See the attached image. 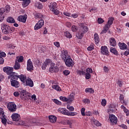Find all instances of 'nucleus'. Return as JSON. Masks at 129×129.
Wrapping results in <instances>:
<instances>
[{"instance_id":"603ef678","label":"nucleus","mask_w":129,"mask_h":129,"mask_svg":"<svg viewBox=\"0 0 129 129\" xmlns=\"http://www.w3.org/2000/svg\"><path fill=\"white\" fill-rule=\"evenodd\" d=\"M63 74L65 76H68L70 74V71L69 70H65L63 71Z\"/></svg>"},{"instance_id":"e433bc0d","label":"nucleus","mask_w":129,"mask_h":129,"mask_svg":"<svg viewBox=\"0 0 129 129\" xmlns=\"http://www.w3.org/2000/svg\"><path fill=\"white\" fill-rule=\"evenodd\" d=\"M64 36H66V37L67 38H68L69 39H71V38H72V35H71V33H70V32H69V31L65 32Z\"/></svg>"},{"instance_id":"7ed1b4c3","label":"nucleus","mask_w":129,"mask_h":129,"mask_svg":"<svg viewBox=\"0 0 129 129\" xmlns=\"http://www.w3.org/2000/svg\"><path fill=\"white\" fill-rule=\"evenodd\" d=\"M5 9L4 8H0V23H2L4 21L5 19V17H4V14H5L6 11V13H10L11 11V6L10 5H6Z\"/></svg>"},{"instance_id":"a18cd8bd","label":"nucleus","mask_w":129,"mask_h":129,"mask_svg":"<svg viewBox=\"0 0 129 129\" xmlns=\"http://www.w3.org/2000/svg\"><path fill=\"white\" fill-rule=\"evenodd\" d=\"M36 7H37L38 9H39V10H41V9L43 8V5L40 3V2H38L36 4Z\"/></svg>"},{"instance_id":"f3484780","label":"nucleus","mask_w":129,"mask_h":129,"mask_svg":"<svg viewBox=\"0 0 129 129\" xmlns=\"http://www.w3.org/2000/svg\"><path fill=\"white\" fill-rule=\"evenodd\" d=\"M25 82L27 86H29L30 87H33L34 86V82L31 79L26 80Z\"/></svg>"},{"instance_id":"e2e57ef3","label":"nucleus","mask_w":129,"mask_h":129,"mask_svg":"<svg viewBox=\"0 0 129 129\" xmlns=\"http://www.w3.org/2000/svg\"><path fill=\"white\" fill-rule=\"evenodd\" d=\"M86 72H87V73H89L90 74V73H92V72H93L92 69H91V68L87 69Z\"/></svg>"},{"instance_id":"423d86ee","label":"nucleus","mask_w":129,"mask_h":129,"mask_svg":"<svg viewBox=\"0 0 129 129\" xmlns=\"http://www.w3.org/2000/svg\"><path fill=\"white\" fill-rule=\"evenodd\" d=\"M59 71V68L57 67H55V63L52 62L50 64V67L49 68V72L51 73H57Z\"/></svg>"},{"instance_id":"f704fd0d","label":"nucleus","mask_w":129,"mask_h":129,"mask_svg":"<svg viewBox=\"0 0 129 129\" xmlns=\"http://www.w3.org/2000/svg\"><path fill=\"white\" fill-rule=\"evenodd\" d=\"M77 114V113L76 112H69V111H67V115L69 116H74Z\"/></svg>"},{"instance_id":"ea45409f","label":"nucleus","mask_w":129,"mask_h":129,"mask_svg":"<svg viewBox=\"0 0 129 129\" xmlns=\"http://www.w3.org/2000/svg\"><path fill=\"white\" fill-rule=\"evenodd\" d=\"M123 95H120V97H119V100L121 102V103L123 104L124 103L125 105H126V103H125V102H124V100H123Z\"/></svg>"},{"instance_id":"f03ea898","label":"nucleus","mask_w":129,"mask_h":129,"mask_svg":"<svg viewBox=\"0 0 129 129\" xmlns=\"http://www.w3.org/2000/svg\"><path fill=\"white\" fill-rule=\"evenodd\" d=\"M1 29L3 34L5 35H8V34H12L15 32V28L11 27L10 25L7 24H5L4 23L1 24Z\"/></svg>"},{"instance_id":"1a4fd4ad","label":"nucleus","mask_w":129,"mask_h":129,"mask_svg":"<svg viewBox=\"0 0 129 129\" xmlns=\"http://www.w3.org/2000/svg\"><path fill=\"white\" fill-rule=\"evenodd\" d=\"M27 19H28V15L25 14L24 15H20L17 20L19 22H21V23H26L27 22Z\"/></svg>"},{"instance_id":"7c9ffc66","label":"nucleus","mask_w":129,"mask_h":129,"mask_svg":"<svg viewBox=\"0 0 129 129\" xmlns=\"http://www.w3.org/2000/svg\"><path fill=\"white\" fill-rule=\"evenodd\" d=\"M109 27L108 26L105 25L103 27V30H102L101 32L100 33L101 35H102V34H105V33H107V31L109 30Z\"/></svg>"},{"instance_id":"6e6d98bb","label":"nucleus","mask_w":129,"mask_h":129,"mask_svg":"<svg viewBox=\"0 0 129 129\" xmlns=\"http://www.w3.org/2000/svg\"><path fill=\"white\" fill-rule=\"evenodd\" d=\"M97 22L98 24H102V23H104V20H103L102 18H98L97 20Z\"/></svg>"},{"instance_id":"a211bd4d","label":"nucleus","mask_w":129,"mask_h":129,"mask_svg":"<svg viewBox=\"0 0 129 129\" xmlns=\"http://www.w3.org/2000/svg\"><path fill=\"white\" fill-rule=\"evenodd\" d=\"M114 20V19L112 17H110L109 19H108V22L106 24H105V26H107L108 27L110 28V26L113 24V21Z\"/></svg>"},{"instance_id":"680f3d73","label":"nucleus","mask_w":129,"mask_h":129,"mask_svg":"<svg viewBox=\"0 0 129 129\" xmlns=\"http://www.w3.org/2000/svg\"><path fill=\"white\" fill-rule=\"evenodd\" d=\"M94 49V46L93 45H90L87 48L88 51H92Z\"/></svg>"},{"instance_id":"8fccbe9b","label":"nucleus","mask_w":129,"mask_h":129,"mask_svg":"<svg viewBox=\"0 0 129 129\" xmlns=\"http://www.w3.org/2000/svg\"><path fill=\"white\" fill-rule=\"evenodd\" d=\"M52 12H53V14H54V15H56V16H58V15L60 14V12L57 9H54L53 10H52Z\"/></svg>"},{"instance_id":"a878e982","label":"nucleus","mask_w":129,"mask_h":129,"mask_svg":"<svg viewBox=\"0 0 129 129\" xmlns=\"http://www.w3.org/2000/svg\"><path fill=\"white\" fill-rule=\"evenodd\" d=\"M94 39L95 44H98L99 43V36L97 33H95L94 35Z\"/></svg>"},{"instance_id":"5701e85b","label":"nucleus","mask_w":129,"mask_h":129,"mask_svg":"<svg viewBox=\"0 0 129 129\" xmlns=\"http://www.w3.org/2000/svg\"><path fill=\"white\" fill-rule=\"evenodd\" d=\"M49 121L53 123L54 122H56V121H57V117L53 115H50L49 116Z\"/></svg>"},{"instance_id":"bf43d9fd","label":"nucleus","mask_w":129,"mask_h":129,"mask_svg":"<svg viewBox=\"0 0 129 129\" xmlns=\"http://www.w3.org/2000/svg\"><path fill=\"white\" fill-rule=\"evenodd\" d=\"M54 46L57 47V48H60V42H55L53 43Z\"/></svg>"},{"instance_id":"ddd939ff","label":"nucleus","mask_w":129,"mask_h":129,"mask_svg":"<svg viewBox=\"0 0 129 129\" xmlns=\"http://www.w3.org/2000/svg\"><path fill=\"white\" fill-rule=\"evenodd\" d=\"M109 120L111 123H117V118L113 114L110 115L109 116Z\"/></svg>"},{"instance_id":"b1692460","label":"nucleus","mask_w":129,"mask_h":129,"mask_svg":"<svg viewBox=\"0 0 129 129\" xmlns=\"http://www.w3.org/2000/svg\"><path fill=\"white\" fill-rule=\"evenodd\" d=\"M118 46L120 49H121V50H125V49H126V48L127 47V46L124 43L119 42L118 43Z\"/></svg>"},{"instance_id":"5fc2aeb1","label":"nucleus","mask_w":129,"mask_h":129,"mask_svg":"<svg viewBox=\"0 0 129 129\" xmlns=\"http://www.w3.org/2000/svg\"><path fill=\"white\" fill-rule=\"evenodd\" d=\"M6 54L5 52L0 51V57L3 58V57H6Z\"/></svg>"},{"instance_id":"4468645a","label":"nucleus","mask_w":129,"mask_h":129,"mask_svg":"<svg viewBox=\"0 0 129 129\" xmlns=\"http://www.w3.org/2000/svg\"><path fill=\"white\" fill-rule=\"evenodd\" d=\"M20 75L18 74L17 73L12 72V74L8 77L9 79H13L18 80V78H19Z\"/></svg>"},{"instance_id":"de8ad7c7","label":"nucleus","mask_w":129,"mask_h":129,"mask_svg":"<svg viewBox=\"0 0 129 129\" xmlns=\"http://www.w3.org/2000/svg\"><path fill=\"white\" fill-rule=\"evenodd\" d=\"M63 15H64V16H66V17H71V13L68 12L64 11L63 12Z\"/></svg>"},{"instance_id":"864d4df0","label":"nucleus","mask_w":129,"mask_h":129,"mask_svg":"<svg viewBox=\"0 0 129 129\" xmlns=\"http://www.w3.org/2000/svg\"><path fill=\"white\" fill-rule=\"evenodd\" d=\"M85 76H86V79H90V78H91V75H90V74L88 73H86Z\"/></svg>"},{"instance_id":"774afa93","label":"nucleus","mask_w":129,"mask_h":129,"mask_svg":"<svg viewBox=\"0 0 129 129\" xmlns=\"http://www.w3.org/2000/svg\"><path fill=\"white\" fill-rule=\"evenodd\" d=\"M10 39H11V37H10L9 36H4L3 37V40H10Z\"/></svg>"},{"instance_id":"dca6fc26","label":"nucleus","mask_w":129,"mask_h":129,"mask_svg":"<svg viewBox=\"0 0 129 129\" xmlns=\"http://www.w3.org/2000/svg\"><path fill=\"white\" fill-rule=\"evenodd\" d=\"M49 8L50 11H54V10L57 9V3L55 2L50 3Z\"/></svg>"},{"instance_id":"0eeeda50","label":"nucleus","mask_w":129,"mask_h":129,"mask_svg":"<svg viewBox=\"0 0 129 129\" xmlns=\"http://www.w3.org/2000/svg\"><path fill=\"white\" fill-rule=\"evenodd\" d=\"M27 71H33L34 70V64L31 59H29L27 62Z\"/></svg>"},{"instance_id":"79ce46f5","label":"nucleus","mask_w":129,"mask_h":129,"mask_svg":"<svg viewBox=\"0 0 129 129\" xmlns=\"http://www.w3.org/2000/svg\"><path fill=\"white\" fill-rule=\"evenodd\" d=\"M52 101H53V102H54V103H55V104H57V105H61V104H62V103L60 102V101L56 99H53Z\"/></svg>"},{"instance_id":"393cba45","label":"nucleus","mask_w":129,"mask_h":129,"mask_svg":"<svg viewBox=\"0 0 129 129\" xmlns=\"http://www.w3.org/2000/svg\"><path fill=\"white\" fill-rule=\"evenodd\" d=\"M109 42L111 46L114 47V46L116 45V41H115V39L114 38H110Z\"/></svg>"},{"instance_id":"cd10ccee","label":"nucleus","mask_w":129,"mask_h":129,"mask_svg":"<svg viewBox=\"0 0 129 129\" xmlns=\"http://www.w3.org/2000/svg\"><path fill=\"white\" fill-rule=\"evenodd\" d=\"M110 52L111 53H112V54L116 55V56H117V55H118V52L117 51L116 49L114 47H111L110 49Z\"/></svg>"},{"instance_id":"f257e3e1","label":"nucleus","mask_w":129,"mask_h":129,"mask_svg":"<svg viewBox=\"0 0 129 129\" xmlns=\"http://www.w3.org/2000/svg\"><path fill=\"white\" fill-rule=\"evenodd\" d=\"M60 57L63 60L67 67H73L74 63L71 56L68 54V51L66 50H61Z\"/></svg>"},{"instance_id":"4c0bfd02","label":"nucleus","mask_w":129,"mask_h":129,"mask_svg":"<svg viewBox=\"0 0 129 129\" xmlns=\"http://www.w3.org/2000/svg\"><path fill=\"white\" fill-rule=\"evenodd\" d=\"M71 30L72 32H76L78 31V27L76 26V25H72Z\"/></svg>"},{"instance_id":"58836bf2","label":"nucleus","mask_w":129,"mask_h":129,"mask_svg":"<svg viewBox=\"0 0 129 129\" xmlns=\"http://www.w3.org/2000/svg\"><path fill=\"white\" fill-rule=\"evenodd\" d=\"M59 99L61 101H63V102H67L68 101V98L66 97L60 96Z\"/></svg>"},{"instance_id":"09e8293b","label":"nucleus","mask_w":129,"mask_h":129,"mask_svg":"<svg viewBox=\"0 0 129 129\" xmlns=\"http://www.w3.org/2000/svg\"><path fill=\"white\" fill-rule=\"evenodd\" d=\"M101 104L102 106H105V105H106V100H105V99H103L101 102Z\"/></svg>"},{"instance_id":"c03bdc74","label":"nucleus","mask_w":129,"mask_h":129,"mask_svg":"<svg viewBox=\"0 0 129 129\" xmlns=\"http://www.w3.org/2000/svg\"><path fill=\"white\" fill-rule=\"evenodd\" d=\"M94 123L96 125V126H101V123L99 122L98 120H94Z\"/></svg>"},{"instance_id":"9b49d317","label":"nucleus","mask_w":129,"mask_h":129,"mask_svg":"<svg viewBox=\"0 0 129 129\" xmlns=\"http://www.w3.org/2000/svg\"><path fill=\"white\" fill-rule=\"evenodd\" d=\"M10 82L11 86L13 87H15L16 88H19L20 87V83L18 81L13 79H10Z\"/></svg>"},{"instance_id":"4be33fe9","label":"nucleus","mask_w":129,"mask_h":129,"mask_svg":"<svg viewBox=\"0 0 129 129\" xmlns=\"http://www.w3.org/2000/svg\"><path fill=\"white\" fill-rule=\"evenodd\" d=\"M13 68L15 70H19V69H21V64L19 62H18V61L16 60L15 63L13 66Z\"/></svg>"},{"instance_id":"37998d69","label":"nucleus","mask_w":129,"mask_h":129,"mask_svg":"<svg viewBox=\"0 0 129 129\" xmlns=\"http://www.w3.org/2000/svg\"><path fill=\"white\" fill-rule=\"evenodd\" d=\"M17 62H18V63H22L24 62V56H20L18 58Z\"/></svg>"},{"instance_id":"49530a36","label":"nucleus","mask_w":129,"mask_h":129,"mask_svg":"<svg viewBox=\"0 0 129 129\" xmlns=\"http://www.w3.org/2000/svg\"><path fill=\"white\" fill-rule=\"evenodd\" d=\"M83 103H85V104H89L90 103V100L88 99H84L83 100Z\"/></svg>"},{"instance_id":"0e129e2a","label":"nucleus","mask_w":129,"mask_h":129,"mask_svg":"<svg viewBox=\"0 0 129 129\" xmlns=\"http://www.w3.org/2000/svg\"><path fill=\"white\" fill-rule=\"evenodd\" d=\"M71 17H72L73 18H74V19H76V18L78 17V14H71Z\"/></svg>"},{"instance_id":"6e6552de","label":"nucleus","mask_w":129,"mask_h":129,"mask_svg":"<svg viewBox=\"0 0 129 129\" xmlns=\"http://www.w3.org/2000/svg\"><path fill=\"white\" fill-rule=\"evenodd\" d=\"M3 71L5 73H7L8 75H11L12 73H13V71H14V68L10 67H6L3 68Z\"/></svg>"},{"instance_id":"3c124183","label":"nucleus","mask_w":129,"mask_h":129,"mask_svg":"<svg viewBox=\"0 0 129 129\" xmlns=\"http://www.w3.org/2000/svg\"><path fill=\"white\" fill-rule=\"evenodd\" d=\"M76 37L77 39H81V31L78 32L76 34Z\"/></svg>"},{"instance_id":"69168bd1","label":"nucleus","mask_w":129,"mask_h":129,"mask_svg":"<svg viewBox=\"0 0 129 129\" xmlns=\"http://www.w3.org/2000/svg\"><path fill=\"white\" fill-rule=\"evenodd\" d=\"M5 62V59H4V58L0 57V64L2 65L3 64H4Z\"/></svg>"},{"instance_id":"412c9836","label":"nucleus","mask_w":129,"mask_h":129,"mask_svg":"<svg viewBox=\"0 0 129 129\" xmlns=\"http://www.w3.org/2000/svg\"><path fill=\"white\" fill-rule=\"evenodd\" d=\"M30 4H31V0H23L22 6L23 8H26L28 7Z\"/></svg>"},{"instance_id":"c85d7f7f","label":"nucleus","mask_w":129,"mask_h":129,"mask_svg":"<svg viewBox=\"0 0 129 129\" xmlns=\"http://www.w3.org/2000/svg\"><path fill=\"white\" fill-rule=\"evenodd\" d=\"M51 87L53 89H54V90H56V91H61L62 90L61 87L57 85H53Z\"/></svg>"},{"instance_id":"2eb2a0df","label":"nucleus","mask_w":129,"mask_h":129,"mask_svg":"<svg viewBox=\"0 0 129 129\" xmlns=\"http://www.w3.org/2000/svg\"><path fill=\"white\" fill-rule=\"evenodd\" d=\"M81 114L83 116H85V115L90 116V115H91V112L88 111L85 113V108H82L81 109Z\"/></svg>"},{"instance_id":"9d476101","label":"nucleus","mask_w":129,"mask_h":129,"mask_svg":"<svg viewBox=\"0 0 129 129\" xmlns=\"http://www.w3.org/2000/svg\"><path fill=\"white\" fill-rule=\"evenodd\" d=\"M11 118L13 121H19L21 119V116L17 113H14L12 114Z\"/></svg>"},{"instance_id":"72a5a7b5","label":"nucleus","mask_w":129,"mask_h":129,"mask_svg":"<svg viewBox=\"0 0 129 129\" xmlns=\"http://www.w3.org/2000/svg\"><path fill=\"white\" fill-rule=\"evenodd\" d=\"M85 93H94V90L91 88H87L85 89Z\"/></svg>"},{"instance_id":"a19ab883","label":"nucleus","mask_w":129,"mask_h":129,"mask_svg":"<svg viewBox=\"0 0 129 129\" xmlns=\"http://www.w3.org/2000/svg\"><path fill=\"white\" fill-rule=\"evenodd\" d=\"M6 115H5V111H4V109L0 108V117H4Z\"/></svg>"},{"instance_id":"13d9d810","label":"nucleus","mask_w":129,"mask_h":129,"mask_svg":"<svg viewBox=\"0 0 129 129\" xmlns=\"http://www.w3.org/2000/svg\"><path fill=\"white\" fill-rule=\"evenodd\" d=\"M103 70L105 73H108L109 69L106 66L104 67Z\"/></svg>"},{"instance_id":"4d7b16f0","label":"nucleus","mask_w":129,"mask_h":129,"mask_svg":"<svg viewBox=\"0 0 129 129\" xmlns=\"http://www.w3.org/2000/svg\"><path fill=\"white\" fill-rule=\"evenodd\" d=\"M66 26L67 27V28H71V26H72V24L71 23L69 22H67L66 23Z\"/></svg>"},{"instance_id":"473e14b6","label":"nucleus","mask_w":129,"mask_h":129,"mask_svg":"<svg viewBox=\"0 0 129 129\" xmlns=\"http://www.w3.org/2000/svg\"><path fill=\"white\" fill-rule=\"evenodd\" d=\"M74 100V95L73 94H71L68 98V102H72Z\"/></svg>"},{"instance_id":"6ab92c4d","label":"nucleus","mask_w":129,"mask_h":129,"mask_svg":"<svg viewBox=\"0 0 129 129\" xmlns=\"http://www.w3.org/2000/svg\"><path fill=\"white\" fill-rule=\"evenodd\" d=\"M20 97L21 99H26L25 97H27V91L23 90L21 91Z\"/></svg>"},{"instance_id":"052dcab7","label":"nucleus","mask_w":129,"mask_h":129,"mask_svg":"<svg viewBox=\"0 0 129 129\" xmlns=\"http://www.w3.org/2000/svg\"><path fill=\"white\" fill-rule=\"evenodd\" d=\"M67 108L69 110H70V111H74V107H73V106H68Z\"/></svg>"},{"instance_id":"c756f323","label":"nucleus","mask_w":129,"mask_h":129,"mask_svg":"<svg viewBox=\"0 0 129 129\" xmlns=\"http://www.w3.org/2000/svg\"><path fill=\"white\" fill-rule=\"evenodd\" d=\"M18 78H19L21 81H22V82H23L24 83H25L26 82V80H27V77H26V76L24 75H19Z\"/></svg>"},{"instance_id":"39448f33","label":"nucleus","mask_w":129,"mask_h":129,"mask_svg":"<svg viewBox=\"0 0 129 129\" xmlns=\"http://www.w3.org/2000/svg\"><path fill=\"white\" fill-rule=\"evenodd\" d=\"M44 24H45V23L44 22V20L42 19L40 20L34 26L35 31H38V30L41 29V28H42V27L44 26Z\"/></svg>"},{"instance_id":"2f4dec72","label":"nucleus","mask_w":129,"mask_h":129,"mask_svg":"<svg viewBox=\"0 0 129 129\" xmlns=\"http://www.w3.org/2000/svg\"><path fill=\"white\" fill-rule=\"evenodd\" d=\"M58 111L60 113H62V114H64L65 115H66L67 114V110H64V109L63 108H59L58 109Z\"/></svg>"},{"instance_id":"20e7f679","label":"nucleus","mask_w":129,"mask_h":129,"mask_svg":"<svg viewBox=\"0 0 129 129\" xmlns=\"http://www.w3.org/2000/svg\"><path fill=\"white\" fill-rule=\"evenodd\" d=\"M7 108L11 112H15L17 110V105L14 102H11L8 103Z\"/></svg>"},{"instance_id":"338daca9","label":"nucleus","mask_w":129,"mask_h":129,"mask_svg":"<svg viewBox=\"0 0 129 129\" xmlns=\"http://www.w3.org/2000/svg\"><path fill=\"white\" fill-rule=\"evenodd\" d=\"M124 112L125 113L126 116H129V110L127 109H125Z\"/></svg>"},{"instance_id":"aec40b11","label":"nucleus","mask_w":129,"mask_h":129,"mask_svg":"<svg viewBox=\"0 0 129 129\" xmlns=\"http://www.w3.org/2000/svg\"><path fill=\"white\" fill-rule=\"evenodd\" d=\"M81 31H82V35L83 34H85V33H87V32L88 31V27H87V26L84 25H82Z\"/></svg>"},{"instance_id":"bb28decb","label":"nucleus","mask_w":129,"mask_h":129,"mask_svg":"<svg viewBox=\"0 0 129 129\" xmlns=\"http://www.w3.org/2000/svg\"><path fill=\"white\" fill-rule=\"evenodd\" d=\"M7 23H9L10 24H15L16 23V20L12 17H9L7 19Z\"/></svg>"},{"instance_id":"c9c22d12","label":"nucleus","mask_w":129,"mask_h":129,"mask_svg":"<svg viewBox=\"0 0 129 129\" xmlns=\"http://www.w3.org/2000/svg\"><path fill=\"white\" fill-rule=\"evenodd\" d=\"M0 118L2 119V123H4V124H7V116H3V117H0Z\"/></svg>"},{"instance_id":"f8f14e48","label":"nucleus","mask_w":129,"mask_h":129,"mask_svg":"<svg viewBox=\"0 0 129 129\" xmlns=\"http://www.w3.org/2000/svg\"><path fill=\"white\" fill-rule=\"evenodd\" d=\"M101 53L102 55H108L109 51L106 46H102L101 47Z\"/></svg>"}]
</instances>
